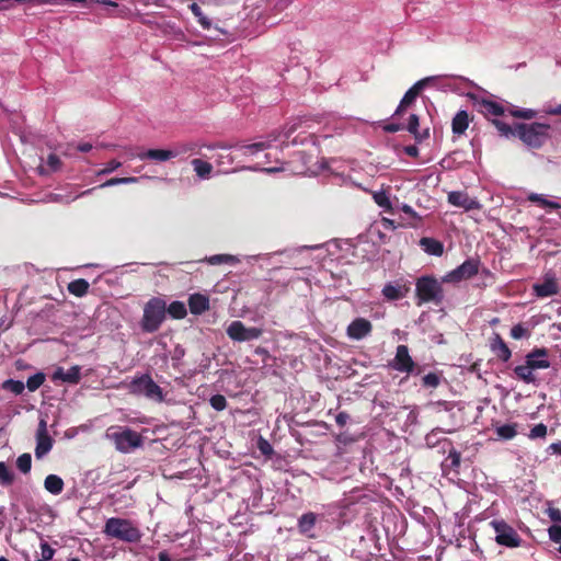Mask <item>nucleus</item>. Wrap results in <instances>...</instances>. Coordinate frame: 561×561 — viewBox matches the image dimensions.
Segmentation results:
<instances>
[{
	"label": "nucleus",
	"instance_id": "nucleus-1",
	"mask_svg": "<svg viewBox=\"0 0 561 561\" xmlns=\"http://www.w3.org/2000/svg\"><path fill=\"white\" fill-rule=\"evenodd\" d=\"M492 125L502 137H518L531 149H540L551 137V126L545 123H517L511 126L501 119H493Z\"/></svg>",
	"mask_w": 561,
	"mask_h": 561
},
{
	"label": "nucleus",
	"instance_id": "nucleus-2",
	"mask_svg": "<svg viewBox=\"0 0 561 561\" xmlns=\"http://www.w3.org/2000/svg\"><path fill=\"white\" fill-rule=\"evenodd\" d=\"M476 106L478 112H480L491 123L493 119H499L497 117L503 116L506 112L513 117L523 119H533L537 115L535 110L518 108L512 104H508V106L505 107L503 104L489 99L477 100Z\"/></svg>",
	"mask_w": 561,
	"mask_h": 561
},
{
	"label": "nucleus",
	"instance_id": "nucleus-3",
	"mask_svg": "<svg viewBox=\"0 0 561 561\" xmlns=\"http://www.w3.org/2000/svg\"><path fill=\"white\" fill-rule=\"evenodd\" d=\"M103 531L108 537L129 543L140 541L142 536L141 531L133 524L131 520L119 517L108 518Z\"/></svg>",
	"mask_w": 561,
	"mask_h": 561
},
{
	"label": "nucleus",
	"instance_id": "nucleus-4",
	"mask_svg": "<svg viewBox=\"0 0 561 561\" xmlns=\"http://www.w3.org/2000/svg\"><path fill=\"white\" fill-rule=\"evenodd\" d=\"M167 304L162 298L153 297L144 307L140 327L144 332H157L165 320Z\"/></svg>",
	"mask_w": 561,
	"mask_h": 561
},
{
	"label": "nucleus",
	"instance_id": "nucleus-5",
	"mask_svg": "<svg viewBox=\"0 0 561 561\" xmlns=\"http://www.w3.org/2000/svg\"><path fill=\"white\" fill-rule=\"evenodd\" d=\"M417 306L426 302H433L438 306L443 302L444 290L442 284L433 276H422L415 284Z\"/></svg>",
	"mask_w": 561,
	"mask_h": 561
},
{
	"label": "nucleus",
	"instance_id": "nucleus-6",
	"mask_svg": "<svg viewBox=\"0 0 561 561\" xmlns=\"http://www.w3.org/2000/svg\"><path fill=\"white\" fill-rule=\"evenodd\" d=\"M127 388L129 393L134 396H144L157 402H161L164 399L162 388L153 381L149 374L135 377Z\"/></svg>",
	"mask_w": 561,
	"mask_h": 561
},
{
	"label": "nucleus",
	"instance_id": "nucleus-7",
	"mask_svg": "<svg viewBox=\"0 0 561 561\" xmlns=\"http://www.w3.org/2000/svg\"><path fill=\"white\" fill-rule=\"evenodd\" d=\"M420 117L416 114L409 116L407 124L388 122V133H396L399 130H408L415 139L417 144H422L424 140L430 138V128L420 129Z\"/></svg>",
	"mask_w": 561,
	"mask_h": 561
},
{
	"label": "nucleus",
	"instance_id": "nucleus-8",
	"mask_svg": "<svg viewBox=\"0 0 561 561\" xmlns=\"http://www.w3.org/2000/svg\"><path fill=\"white\" fill-rule=\"evenodd\" d=\"M312 156L307 154L305 151H298L294 154V158L286 162L287 167L283 168H266L265 170L270 173L277 172L280 170H289L294 174H308V173H314L312 170Z\"/></svg>",
	"mask_w": 561,
	"mask_h": 561
},
{
	"label": "nucleus",
	"instance_id": "nucleus-9",
	"mask_svg": "<svg viewBox=\"0 0 561 561\" xmlns=\"http://www.w3.org/2000/svg\"><path fill=\"white\" fill-rule=\"evenodd\" d=\"M491 524L495 530V541L499 545L510 548L520 546L522 539L512 526L504 520H493Z\"/></svg>",
	"mask_w": 561,
	"mask_h": 561
},
{
	"label": "nucleus",
	"instance_id": "nucleus-10",
	"mask_svg": "<svg viewBox=\"0 0 561 561\" xmlns=\"http://www.w3.org/2000/svg\"><path fill=\"white\" fill-rule=\"evenodd\" d=\"M479 259H468L455 270L450 271L444 277V282L447 283H459L461 280L470 279L477 275L480 271Z\"/></svg>",
	"mask_w": 561,
	"mask_h": 561
},
{
	"label": "nucleus",
	"instance_id": "nucleus-11",
	"mask_svg": "<svg viewBox=\"0 0 561 561\" xmlns=\"http://www.w3.org/2000/svg\"><path fill=\"white\" fill-rule=\"evenodd\" d=\"M229 339L236 342H248L262 336L263 330L260 328H247L241 321H232L226 330Z\"/></svg>",
	"mask_w": 561,
	"mask_h": 561
},
{
	"label": "nucleus",
	"instance_id": "nucleus-12",
	"mask_svg": "<svg viewBox=\"0 0 561 561\" xmlns=\"http://www.w3.org/2000/svg\"><path fill=\"white\" fill-rule=\"evenodd\" d=\"M388 367L401 373H407L408 375L420 374V369L410 356L407 345H399L397 347L396 356L390 363H388Z\"/></svg>",
	"mask_w": 561,
	"mask_h": 561
},
{
	"label": "nucleus",
	"instance_id": "nucleus-13",
	"mask_svg": "<svg viewBox=\"0 0 561 561\" xmlns=\"http://www.w3.org/2000/svg\"><path fill=\"white\" fill-rule=\"evenodd\" d=\"M114 439L116 448L123 453H128L142 444L141 435L130 428H125L119 433H115Z\"/></svg>",
	"mask_w": 561,
	"mask_h": 561
},
{
	"label": "nucleus",
	"instance_id": "nucleus-14",
	"mask_svg": "<svg viewBox=\"0 0 561 561\" xmlns=\"http://www.w3.org/2000/svg\"><path fill=\"white\" fill-rule=\"evenodd\" d=\"M54 439L49 436L47 431V423L45 420H41L36 432V447L35 457L37 459L43 458L53 448Z\"/></svg>",
	"mask_w": 561,
	"mask_h": 561
},
{
	"label": "nucleus",
	"instance_id": "nucleus-15",
	"mask_svg": "<svg viewBox=\"0 0 561 561\" xmlns=\"http://www.w3.org/2000/svg\"><path fill=\"white\" fill-rule=\"evenodd\" d=\"M426 83H427V79L420 80L416 83H414L405 92V94L403 95L399 106L397 107V110H396V112H394V114L392 116V119H396V118L400 117L403 114V112L409 106H411L414 103V101L416 100L417 95L423 90V88L426 85Z\"/></svg>",
	"mask_w": 561,
	"mask_h": 561
},
{
	"label": "nucleus",
	"instance_id": "nucleus-16",
	"mask_svg": "<svg viewBox=\"0 0 561 561\" xmlns=\"http://www.w3.org/2000/svg\"><path fill=\"white\" fill-rule=\"evenodd\" d=\"M371 329V323L367 319L356 318L348 324L346 333L352 340H362L370 333Z\"/></svg>",
	"mask_w": 561,
	"mask_h": 561
},
{
	"label": "nucleus",
	"instance_id": "nucleus-17",
	"mask_svg": "<svg viewBox=\"0 0 561 561\" xmlns=\"http://www.w3.org/2000/svg\"><path fill=\"white\" fill-rule=\"evenodd\" d=\"M547 348H534L526 355V363L530 366V369H546L550 367V362L547 359Z\"/></svg>",
	"mask_w": 561,
	"mask_h": 561
},
{
	"label": "nucleus",
	"instance_id": "nucleus-18",
	"mask_svg": "<svg viewBox=\"0 0 561 561\" xmlns=\"http://www.w3.org/2000/svg\"><path fill=\"white\" fill-rule=\"evenodd\" d=\"M490 350L497 359L506 363L512 356V351L499 333H494L490 339Z\"/></svg>",
	"mask_w": 561,
	"mask_h": 561
},
{
	"label": "nucleus",
	"instance_id": "nucleus-19",
	"mask_svg": "<svg viewBox=\"0 0 561 561\" xmlns=\"http://www.w3.org/2000/svg\"><path fill=\"white\" fill-rule=\"evenodd\" d=\"M448 203L453 206L472 210L479 207V203L472 199L466 192L454 191L448 194Z\"/></svg>",
	"mask_w": 561,
	"mask_h": 561
},
{
	"label": "nucleus",
	"instance_id": "nucleus-20",
	"mask_svg": "<svg viewBox=\"0 0 561 561\" xmlns=\"http://www.w3.org/2000/svg\"><path fill=\"white\" fill-rule=\"evenodd\" d=\"M80 370H81V368L78 365L70 367L67 371H65L62 367H58L54 371V374L51 376V380L53 381L61 380V381L70 383V385H77L81 380Z\"/></svg>",
	"mask_w": 561,
	"mask_h": 561
},
{
	"label": "nucleus",
	"instance_id": "nucleus-21",
	"mask_svg": "<svg viewBox=\"0 0 561 561\" xmlns=\"http://www.w3.org/2000/svg\"><path fill=\"white\" fill-rule=\"evenodd\" d=\"M533 290L537 297H551L559 293V285L553 276H547L542 283L534 284Z\"/></svg>",
	"mask_w": 561,
	"mask_h": 561
},
{
	"label": "nucleus",
	"instance_id": "nucleus-22",
	"mask_svg": "<svg viewBox=\"0 0 561 561\" xmlns=\"http://www.w3.org/2000/svg\"><path fill=\"white\" fill-rule=\"evenodd\" d=\"M187 304L191 313L195 316H199L210 308L208 296L199 293L190 295Z\"/></svg>",
	"mask_w": 561,
	"mask_h": 561
},
{
	"label": "nucleus",
	"instance_id": "nucleus-23",
	"mask_svg": "<svg viewBox=\"0 0 561 561\" xmlns=\"http://www.w3.org/2000/svg\"><path fill=\"white\" fill-rule=\"evenodd\" d=\"M141 160L168 161L175 158V152L172 149H148L138 153Z\"/></svg>",
	"mask_w": 561,
	"mask_h": 561
},
{
	"label": "nucleus",
	"instance_id": "nucleus-24",
	"mask_svg": "<svg viewBox=\"0 0 561 561\" xmlns=\"http://www.w3.org/2000/svg\"><path fill=\"white\" fill-rule=\"evenodd\" d=\"M420 247L431 255L440 256L444 253V244L434 238L423 237L420 239Z\"/></svg>",
	"mask_w": 561,
	"mask_h": 561
},
{
	"label": "nucleus",
	"instance_id": "nucleus-25",
	"mask_svg": "<svg viewBox=\"0 0 561 561\" xmlns=\"http://www.w3.org/2000/svg\"><path fill=\"white\" fill-rule=\"evenodd\" d=\"M469 126V115L466 111H459L453 118L451 129L455 135H462Z\"/></svg>",
	"mask_w": 561,
	"mask_h": 561
},
{
	"label": "nucleus",
	"instance_id": "nucleus-26",
	"mask_svg": "<svg viewBox=\"0 0 561 561\" xmlns=\"http://www.w3.org/2000/svg\"><path fill=\"white\" fill-rule=\"evenodd\" d=\"M64 486V480L57 474H48L44 480L45 490L54 495L60 494Z\"/></svg>",
	"mask_w": 561,
	"mask_h": 561
},
{
	"label": "nucleus",
	"instance_id": "nucleus-27",
	"mask_svg": "<svg viewBox=\"0 0 561 561\" xmlns=\"http://www.w3.org/2000/svg\"><path fill=\"white\" fill-rule=\"evenodd\" d=\"M90 284L83 278H78L68 284V291L76 297H83L89 291Z\"/></svg>",
	"mask_w": 561,
	"mask_h": 561
},
{
	"label": "nucleus",
	"instance_id": "nucleus-28",
	"mask_svg": "<svg viewBox=\"0 0 561 561\" xmlns=\"http://www.w3.org/2000/svg\"><path fill=\"white\" fill-rule=\"evenodd\" d=\"M167 312L169 316L173 319L181 320L184 319L187 314V309L185 307V304L179 300L172 301L167 307Z\"/></svg>",
	"mask_w": 561,
	"mask_h": 561
},
{
	"label": "nucleus",
	"instance_id": "nucleus-29",
	"mask_svg": "<svg viewBox=\"0 0 561 561\" xmlns=\"http://www.w3.org/2000/svg\"><path fill=\"white\" fill-rule=\"evenodd\" d=\"M410 290L408 284H388V300H398L407 296Z\"/></svg>",
	"mask_w": 561,
	"mask_h": 561
},
{
	"label": "nucleus",
	"instance_id": "nucleus-30",
	"mask_svg": "<svg viewBox=\"0 0 561 561\" xmlns=\"http://www.w3.org/2000/svg\"><path fill=\"white\" fill-rule=\"evenodd\" d=\"M317 516L314 513L309 512L304 515L298 520V528L301 534H308L316 525Z\"/></svg>",
	"mask_w": 561,
	"mask_h": 561
},
{
	"label": "nucleus",
	"instance_id": "nucleus-31",
	"mask_svg": "<svg viewBox=\"0 0 561 561\" xmlns=\"http://www.w3.org/2000/svg\"><path fill=\"white\" fill-rule=\"evenodd\" d=\"M534 369H530V366L525 363V365H518L514 368L515 375L526 383L535 382L536 377L534 375Z\"/></svg>",
	"mask_w": 561,
	"mask_h": 561
},
{
	"label": "nucleus",
	"instance_id": "nucleus-32",
	"mask_svg": "<svg viewBox=\"0 0 561 561\" xmlns=\"http://www.w3.org/2000/svg\"><path fill=\"white\" fill-rule=\"evenodd\" d=\"M496 435L505 440L513 439L517 435V424H503L495 427Z\"/></svg>",
	"mask_w": 561,
	"mask_h": 561
},
{
	"label": "nucleus",
	"instance_id": "nucleus-33",
	"mask_svg": "<svg viewBox=\"0 0 561 561\" xmlns=\"http://www.w3.org/2000/svg\"><path fill=\"white\" fill-rule=\"evenodd\" d=\"M528 201L536 203L537 205H539L542 208H551V209H560L561 208V204L553 202V201H549V199L545 198L542 195L536 194V193L530 194L528 196Z\"/></svg>",
	"mask_w": 561,
	"mask_h": 561
},
{
	"label": "nucleus",
	"instance_id": "nucleus-34",
	"mask_svg": "<svg viewBox=\"0 0 561 561\" xmlns=\"http://www.w3.org/2000/svg\"><path fill=\"white\" fill-rule=\"evenodd\" d=\"M192 165L194 167V171L199 178H208L213 171V165L209 162L203 161L201 159H194L192 161Z\"/></svg>",
	"mask_w": 561,
	"mask_h": 561
},
{
	"label": "nucleus",
	"instance_id": "nucleus-35",
	"mask_svg": "<svg viewBox=\"0 0 561 561\" xmlns=\"http://www.w3.org/2000/svg\"><path fill=\"white\" fill-rule=\"evenodd\" d=\"M190 9L194 16L197 18L198 23L204 30H209L211 27V21L204 15L202 8L197 3L193 2L190 4Z\"/></svg>",
	"mask_w": 561,
	"mask_h": 561
},
{
	"label": "nucleus",
	"instance_id": "nucleus-36",
	"mask_svg": "<svg viewBox=\"0 0 561 561\" xmlns=\"http://www.w3.org/2000/svg\"><path fill=\"white\" fill-rule=\"evenodd\" d=\"M446 462H448V463H446V466L449 469L458 472V469H459L460 462H461V454L456 448L451 447L448 451Z\"/></svg>",
	"mask_w": 561,
	"mask_h": 561
},
{
	"label": "nucleus",
	"instance_id": "nucleus-37",
	"mask_svg": "<svg viewBox=\"0 0 561 561\" xmlns=\"http://www.w3.org/2000/svg\"><path fill=\"white\" fill-rule=\"evenodd\" d=\"M0 482L3 486H9L14 482L13 472L3 461H0Z\"/></svg>",
	"mask_w": 561,
	"mask_h": 561
},
{
	"label": "nucleus",
	"instance_id": "nucleus-38",
	"mask_svg": "<svg viewBox=\"0 0 561 561\" xmlns=\"http://www.w3.org/2000/svg\"><path fill=\"white\" fill-rule=\"evenodd\" d=\"M45 378L46 377L44 373H36L35 375L28 377L26 381L28 391H36L44 383Z\"/></svg>",
	"mask_w": 561,
	"mask_h": 561
},
{
	"label": "nucleus",
	"instance_id": "nucleus-39",
	"mask_svg": "<svg viewBox=\"0 0 561 561\" xmlns=\"http://www.w3.org/2000/svg\"><path fill=\"white\" fill-rule=\"evenodd\" d=\"M16 467L23 473H28L32 468V457L28 453L20 455L16 459Z\"/></svg>",
	"mask_w": 561,
	"mask_h": 561
},
{
	"label": "nucleus",
	"instance_id": "nucleus-40",
	"mask_svg": "<svg viewBox=\"0 0 561 561\" xmlns=\"http://www.w3.org/2000/svg\"><path fill=\"white\" fill-rule=\"evenodd\" d=\"M382 229H386V217H382L380 220L375 221L370 226L368 233L371 239H374L375 237H378L380 240H382L383 239Z\"/></svg>",
	"mask_w": 561,
	"mask_h": 561
},
{
	"label": "nucleus",
	"instance_id": "nucleus-41",
	"mask_svg": "<svg viewBox=\"0 0 561 561\" xmlns=\"http://www.w3.org/2000/svg\"><path fill=\"white\" fill-rule=\"evenodd\" d=\"M46 164H47L48 170L45 171L44 168H41V173L42 174H45V173H48V172H56V171H58L60 169V167H61V160H60V158L57 154L50 153L47 157Z\"/></svg>",
	"mask_w": 561,
	"mask_h": 561
},
{
	"label": "nucleus",
	"instance_id": "nucleus-42",
	"mask_svg": "<svg viewBox=\"0 0 561 561\" xmlns=\"http://www.w3.org/2000/svg\"><path fill=\"white\" fill-rule=\"evenodd\" d=\"M2 388L18 396L24 391L25 385L20 380L8 379L2 383Z\"/></svg>",
	"mask_w": 561,
	"mask_h": 561
},
{
	"label": "nucleus",
	"instance_id": "nucleus-43",
	"mask_svg": "<svg viewBox=\"0 0 561 561\" xmlns=\"http://www.w3.org/2000/svg\"><path fill=\"white\" fill-rule=\"evenodd\" d=\"M195 150H196V145L194 142L178 144L172 149V151L175 152V158L181 156V154L193 152Z\"/></svg>",
	"mask_w": 561,
	"mask_h": 561
},
{
	"label": "nucleus",
	"instance_id": "nucleus-44",
	"mask_svg": "<svg viewBox=\"0 0 561 561\" xmlns=\"http://www.w3.org/2000/svg\"><path fill=\"white\" fill-rule=\"evenodd\" d=\"M209 403L216 411H222L227 408V399L222 394H214L209 399Z\"/></svg>",
	"mask_w": 561,
	"mask_h": 561
},
{
	"label": "nucleus",
	"instance_id": "nucleus-45",
	"mask_svg": "<svg viewBox=\"0 0 561 561\" xmlns=\"http://www.w3.org/2000/svg\"><path fill=\"white\" fill-rule=\"evenodd\" d=\"M137 182V178L129 176V178H112L107 180L105 183L100 185V187H106V186H113L117 184H128V183H135Z\"/></svg>",
	"mask_w": 561,
	"mask_h": 561
},
{
	"label": "nucleus",
	"instance_id": "nucleus-46",
	"mask_svg": "<svg viewBox=\"0 0 561 561\" xmlns=\"http://www.w3.org/2000/svg\"><path fill=\"white\" fill-rule=\"evenodd\" d=\"M268 147V145L264 141L254 142L250 145L242 146L241 149L244 151V153H256L259 151H263Z\"/></svg>",
	"mask_w": 561,
	"mask_h": 561
},
{
	"label": "nucleus",
	"instance_id": "nucleus-47",
	"mask_svg": "<svg viewBox=\"0 0 561 561\" xmlns=\"http://www.w3.org/2000/svg\"><path fill=\"white\" fill-rule=\"evenodd\" d=\"M422 385L426 388H436L439 385V377L435 373H430L422 378Z\"/></svg>",
	"mask_w": 561,
	"mask_h": 561
},
{
	"label": "nucleus",
	"instance_id": "nucleus-48",
	"mask_svg": "<svg viewBox=\"0 0 561 561\" xmlns=\"http://www.w3.org/2000/svg\"><path fill=\"white\" fill-rule=\"evenodd\" d=\"M547 435V426L543 423L536 424L528 435L529 438H543Z\"/></svg>",
	"mask_w": 561,
	"mask_h": 561
},
{
	"label": "nucleus",
	"instance_id": "nucleus-49",
	"mask_svg": "<svg viewBox=\"0 0 561 561\" xmlns=\"http://www.w3.org/2000/svg\"><path fill=\"white\" fill-rule=\"evenodd\" d=\"M528 335H529L528 330L520 323L514 325L511 329V336L515 340H519V339H523Z\"/></svg>",
	"mask_w": 561,
	"mask_h": 561
},
{
	"label": "nucleus",
	"instance_id": "nucleus-50",
	"mask_svg": "<svg viewBox=\"0 0 561 561\" xmlns=\"http://www.w3.org/2000/svg\"><path fill=\"white\" fill-rule=\"evenodd\" d=\"M208 262L213 265L221 264V263H232L234 262V257L228 254H217L213 255L208 259Z\"/></svg>",
	"mask_w": 561,
	"mask_h": 561
},
{
	"label": "nucleus",
	"instance_id": "nucleus-51",
	"mask_svg": "<svg viewBox=\"0 0 561 561\" xmlns=\"http://www.w3.org/2000/svg\"><path fill=\"white\" fill-rule=\"evenodd\" d=\"M41 554L44 560H51L55 554V549L51 548L46 541L41 543Z\"/></svg>",
	"mask_w": 561,
	"mask_h": 561
},
{
	"label": "nucleus",
	"instance_id": "nucleus-52",
	"mask_svg": "<svg viewBox=\"0 0 561 561\" xmlns=\"http://www.w3.org/2000/svg\"><path fill=\"white\" fill-rule=\"evenodd\" d=\"M549 537L553 542H561V526L552 525L548 529Z\"/></svg>",
	"mask_w": 561,
	"mask_h": 561
},
{
	"label": "nucleus",
	"instance_id": "nucleus-53",
	"mask_svg": "<svg viewBox=\"0 0 561 561\" xmlns=\"http://www.w3.org/2000/svg\"><path fill=\"white\" fill-rule=\"evenodd\" d=\"M257 447H259V450L265 456H271L273 453V448H272L271 444L262 437L257 442Z\"/></svg>",
	"mask_w": 561,
	"mask_h": 561
},
{
	"label": "nucleus",
	"instance_id": "nucleus-54",
	"mask_svg": "<svg viewBox=\"0 0 561 561\" xmlns=\"http://www.w3.org/2000/svg\"><path fill=\"white\" fill-rule=\"evenodd\" d=\"M122 165V163L115 159L108 161L105 165V168L100 171L99 174H107V173H111L115 170H117L119 167Z\"/></svg>",
	"mask_w": 561,
	"mask_h": 561
},
{
	"label": "nucleus",
	"instance_id": "nucleus-55",
	"mask_svg": "<svg viewBox=\"0 0 561 561\" xmlns=\"http://www.w3.org/2000/svg\"><path fill=\"white\" fill-rule=\"evenodd\" d=\"M348 420H350V414L344 411L337 413V415L335 416V422L340 427L345 426L347 424Z\"/></svg>",
	"mask_w": 561,
	"mask_h": 561
},
{
	"label": "nucleus",
	"instance_id": "nucleus-56",
	"mask_svg": "<svg viewBox=\"0 0 561 561\" xmlns=\"http://www.w3.org/2000/svg\"><path fill=\"white\" fill-rule=\"evenodd\" d=\"M375 202L381 206L386 207V191L381 187V190L374 194Z\"/></svg>",
	"mask_w": 561,
	"mask_h": 561
},
{
	"label": "nucleus",
	"instance_id": "nucleus-57",
	"mask_svg": "<svg viewBox=\"0 0 561 561\" xmlns=\"http://www.w3.org/2000/svg\"><path fill=\"white\" fill-rule=\"evenodd\" d=\"M297 130V124H293L285 128L283 144H288L291 135Z\"/></svg>",
	"mask_w": 561,
	"mask_h": 561
},
{
	"label": "nucleus",
	"instance_id": "nucleus-58",
	"mask_svg": "<svg viewBox=\"0 0 561 561\" xmlns=\"http://www.w3.org/2000/svg\"><path fill=\"white\" fill-rule=\"evenodd\" d=\"M404 153H407L409 157L417 158L419 157V149L414 145L405 146L403 147Z\"/></svg>",
	"mask_w": 561,
	"mask_h": 561
},
{
	"label": "nucleus",
	"instance_id": "nucleus-59",
	"mask_svg": "<svg viewBox=\"0 0 561 561\" xmlns=\"http://www.w3.org/2000/svg\"><path fill=\"white\" fill-rule=\"evenodd\" d=\"M549 517L556 523H561V511L559 508H550Z\"/></svg>",
	"mask_w": 561,
	"mask_h": 561
},
{
	"label": "nucleus",
	"instance_id": "nucleus-60",
	"mask_svg": "<svg viewBox=\"0 0 561 561\" xmlns=\"http://www.w3.org/2000/svg\"><path fill=\"white\" fill-rule=\"evenodd\" d=\"M547 450L552 454L561 455V442L552 443L551 445H549Z\"/></svg>",
	"mask_w": 561,
	"mask_h": 561
},
{
	"label": "nucleus",
	"instance_id": "nucleus-61",
	"mask_svg": "<svg viewBox=\"0 0 561 561\" xmlns=\"http://www.w3.org/2000/svg\"><path fill=\"white\" fill-rule=\"evenodd\" d=\"M401 209H402L405 214L410 215L412 218H414V219L416 218V213L412 209V207H411V206H409V205H402Z\"/></svg>",
	"mask_w": 561,
	"mask_h": 561
},
{
	"label": "nucleus",
	"instance_id": "nucleus-62",
	"mask_svg": "<svg viewBox=\"0 0 561 561\" xmlns=\"http://www.w3.org/2000/svg\"><path fill=\"white\" fill-rule=\"evenodd\" d=\"M92 149V145L89 142H82L78 145V150L81 152H88Z\"/></svg>",
	"mask_w": 561,
	"mask_h": 561
},
{
	"label": "nucleus",
	"instance_id": "nucleus-63",
	"mask_svg": "<svg viewBox=\"0 0 561 561\" xmlns=\"http://www.w3.org/2000/svg\"><path fill=\"white\" fill-rule=\"evenodd\" d=\"M546 112L550 115H561V104L556 107H550Z\"/></svg>",
	"mask_w": 561,
	"mask_h": 561
},
{
	"label": "nucleus",
	"instance_id": "nucleus-64",
	"mask_svg": "<svg viewBox=\"0 0 561 561\" xmlns=\"http://www.w3.org/2000/svg\"><path fill=\"white\" fill-rule=\"evenodd\" d=\"M158 560L159 561H172L170 556H169V553L167 551L159 552Z\"/></svg>",
	"mask_w": 561,
	"mask_h": 561
}]
</instances>
